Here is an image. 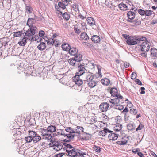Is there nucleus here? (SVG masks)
Returning <instances> with one entry per match:
<instances>
[{"label": "nucleus", "instance_id": "nucleus-24", "mask_svg": "<svg viewBox=\"0 0 157 157\" xmlns=\"http://www.w3.org/2000/svg\"><path fill=\"white\" fill-rule=\"evenodd\" d=\"M80 38L83 40H87L89 39L87 33L85 32L82 33L80 35Z\"/></svg>", "mask_w": 157, "mask_h": 157}, {"label": "nucleus", "instance_id": "nucleus-50", "mask_svg": "<svg viewBox=\"0 0 157 157\" xmlns=\"http://www.w3.org/2000/svg\"><path fill=\"white\" fill-rule=\"evenodd\" d=\"M76 128H77L78 129V133L80 132H83L84 128L82 127L77 126Z\"/></svg>", "mask_w": 157, "mask_h": 157}, {"label": "nucleus", "instance_id": "nucleus-47", "mask_svg": "<svg viewBox=\"0 0 157 157\" xmlns=\"http://www.w3.org/2000/svg\"><path fill=\"white\" fill-rule=\"evenodd\" d=\"M34 20L33 18H29L27 21L28 22V23H29V24H30L31 25H33V24L34 23L33 21Z\"/></svg>", "mask_w": 157, "mask_h": 157}, {"label": "nucleus", "instance_id": "nucleus-1", "mask_svg": "<svg viewBox=\"0 0 157 157\" xmlns=\"http://www.w3.org/2000/svg\"><path fill=\"white\" fill-rule=\"evenodd\" d=\"M63 144L64 146L63 149L66 150V155L68 156L71 157H83V155L86 154L85 152H82L76 147H73L69 144L63 143Z\"/></svg>", "mask_w": 157, "mask_h": 157}, {"label": "nucleus", "instance_id": "nucleus-9", "mask_svg": "<svg viewBox=\"0 0 157 157\" xmlns=\"http://www.w3.org/2000/svg\"><path fill=\"white\" fill-rule=\"evenodd\" d=\"M109 106V104L107 102H102L99 106V108L102 112H105L108 110Z\"/></svg>", "mask_w": 157, "mask_h": 157}, {"label": "nucleus", "instance_id": "nucleus-43", "mask_svg": "<svg viewBox=\"0 0 157 157\" xmlns=\"http://www.w3.org/2000/svg\"><path fill=\"white\" fill-rule=\"evenodd\" d=\"M73 133H69V134H66L65 136L67 137L69 139H73L75 136V134H73Z\"/></svg>", "mask_w": 157, "mask_h": 157}, {"label": "nucleus", "instance_id": "nucleus-38", "mask_svg": "<svg viewBox=\"0 0 157 157\" xmlns=\"http://www.w3.org/2000/svg\"><path fill=\"white\" fill-rule=\"evenodd\" d=\"M65 131L69 132V133H74L75 132L74 131V129L71 127L67 128L65 130Z\"/></svg>", "mask_w": 157, "mask_h": 157}, {"label": "nucleus", "instance_id": "nucleus-60", "mask_svg": "<svg viewBox=\"0 0 157 157\" xmlns=\"http://www.w3.org/2000/svg\"><path fill=\"white\" fill-rule=\"evenodd\" d=\"M59 131H60L61 132L60 135L61 136H63L65 137L66 135V134L65 133V131H64L62 129H59Z\"/></svg>", "mask_w": 157, "mask_h": 157}, {"label": "nucleus", "instance_id": "nucleus-29", "mask_svg": "<svg viewBox=\"0 0 157 157\" xmlns=\"http://www.w3.org/2000/svg\"><path fill=\"white\" fill-rule=\"evenodd\" d=\"M87 84L90 88H93L96 86L97 83L95 80H93L87 83Z\"/></svg>", "mask_w": 157, "mask_h": 157}, {"label": "nucleus", "instance_id": "nucleus-48", "mask_svg": "<svg viewBox=\"0 0 157 157\" xmlns=\"http://www.w3.org/2000/svg\"><path fill=\"white\" fill-rule=\"evenodd\" d=\"M118 144V141H116V143H113V147L114 150H115L116 152V151H117L118 150H117V145Z\"/></svg>", "mask_w": 157, "mask_h": 157}, {"label": "nucleus", "instance_id": "nucleus-15", "mask_svg": "<svg viewBox=\"0 0 157 157\" xmlns=\"http://www.w3.org/2000/svg\"><path fill=\"white\" fill-rule=\"evenodd\" d=\"M113 132L111 131L108 128H105L104 130L100 131L99 132V135L102 136H105L107 133L112 132Z\"/></svg>", "mask_w": 157, "mask_h": 157}, {"label": "nucleus", "instance_id": "nucleus-32", "mask_svg": "<svg viewBox=\"0 0 157 157\" xmlns=\"http://www.w3.org/2000/svg\"><path fill=\"white\" fill-rule=\"evenodd\" d=\"M151 54L153 55L155 57L157 56V49L155 48H151Z\"/></svg>", "mask_w": 157, "mask_h": 157}, {"label": "nucleus", "instance_id": "nucleus-21", "mask_svg": "<svg viewBox=\"0 0 157 157\" xmlns=\"http://www.w3.org/2000/svg\"><path fill=\"white\" fill-rule=\"evenodd\" d=\"M37 48L40 51L44 50L46 48L45 43L44 42H40V44L37 46Z\"/></svg>", "mask_w": 157, "mask_h": 157}, {"label": "nucleus", "instance_id": "nucleus-8", "mask_svg": "<svg viewBox=\"0 0 157 157\" xmlns=\"http://www.w3.org/2000/svg\"><path fill=\"white\" fill-rule=\"evenodd\" d=\"M127 44L129 45H133L138 44L137 38L130 36V38L126 41Z\"/></svg>", "mask_w": 157, "mask_h": 157}, {"label": "nucleus", "instance_id": "nucleus-5", "mask_svg": "<svg viewBox=\"0 0 157 157\" xmlns=\"http://www.w3.org/2000/svg\"><path fill=\"white\" fill-rule=\"evenodd\" d=\"M82 58V56L81 54H77L74 57L68 59V62L71 65L74 66L75 64L77 65L78 63H81Z\"/></svg>", "mask_w": 157, "mask_h": 157}, {"label": "nucleus", "instance_id": "nucleus-49", "mask_svg": "<svg viewBox=\"0 0 157 157\" xmlns=\"http://www.w3.org/2000/svg\"><path fill=\"white\" fill-rule=\"evenodd\" d=\"M130 113L132 114H133L134 115L136 114L137 113L136 111V109H131L130 110Z\"/></svg>", "mask_w": 157, "mask_h": 157}, {"label": "nucleus", "instance_id": "nucleus-37", "mask_svg": "<svg viewBox=\"0 0 157 157\" xmlns=\"http://www.w3.org/2000/svg\"><path fill=\"white\" fill-rule=\"evenodd\" d=\"M93 149L94 151L98 153L100 152L101 150V148L99 146L96 145L94 146V147H93Z\"/></svg>", "mask_w": 157, "mask_h": 157}, {"label": "nucleus", "instance_id": "nucleus-30", "mask_svg": "<svg viewBox=\"0 0 157 157\" xmlns=\"http://www.w3.org/2000/svg\"><path fill=\"white\" fill-rule=\"evenodd\" d=\"M59 143L55 141H52L51 143L49 144V145L50 146H51V145H52L51 146H52L54 147V149L56 150V148H57Z\"/></svg>", "mask_w": 157, "mask_h": 157}, {"label": "nucleus", "instance_id": "nucleus-33", "mask_svg": "<svg viewBox=\"0 0 157 157\" xmlns=\"http://www.w3.org/2000/svg\"><path fill=\"white\" fill-rule=\"evenodd\" d=\"M29 135L31 137L33 138L36 135H37V133L36 132L33 130H29L28 131Z\"/></svg>", "mask_w": 157, "mask_h": 157}, {"label": "nucleus", "instance_id": "nucleus-52", "mask_svg": "<svg viewBox=\"0 0 157 157\" xmlns=\"http://www.w3.org/2000/svg\"><path fill=\"white\" fill-rule=\"evenodd\" d=\"M65 154V153H63V152L60 153H59V154L56 155H55V156L54 157H62Z\"/></svg>", "mask_w": 157, "mask_h": 157}, {"label": "nucleus", "instance_id": "nucleus-28", "mask_svg": "<svg viewBox=\"0 0 157 157\" xmlns=\"http://www.w3.org/2000/svg\"><path fill=\"white\" fill-rule=\"evenodd\" d=\"M46 38L48 39V40H47V44H48L54 45L56 47L55 44H54L55 40L53 38H50L48 39V37H46Z\"/></svg>", "mask_w": 157, "mask_h": 157}, {"label": "nucleus", "instance_id": "nucleus-57", "mask_svg": "<svg viewBox=\"0 0 157 157\" xmlns=\"http://www.w3.org/2000/svg\"><path fill=\"white\" fill-rule=\"evenodd\" d=\"M74 31L77 34H79L81 32L80 29L74 27Z\"/></svg>", "mask_w": 157, "mask_h": 157}, {"label": "nucleus", "instance_id": "nucleus-55", "mask_svg": "<svg viewBox=\"0 0 157 157\" xmlns=\"http://www.w3.org/2000/svg\"><path fill=\"white\" fill-rule=\"evenodd\" d=\"M135 82L140 85H142V83L141 81L138 79L137 78L135 80Z\"/></svg>", "mask_w": 157, "mask_h": 157}, {"label": "nucleus", "instance_id": "nucleus-53", "mask_svg": "<svg viewBox=\"0 0 157 157\" xmlns=\"http://www.w3.org/2000/svg\"><path fill=\"white\" fill-rule=\"evenodd\" d=\"M136 73L133 72L131 74V78L132 79H135L136 78Z\"/></svg>", "mask_w": 157, "mask_h": 157}, {"label": "nucleus", "instance_id": "nucleus-59", "mask_svg": "<svg viewBox=\"0 0 157 157\" xmlns=\"http://www.w3.org/2000/svg\"><path fill=\"white\" fill-rule=\"evenodd\" d=\"M60 8H61L60 7H59V6H57L56 5H55V9L58 12H61L60 11V10H61Z\"/></svg>", "mask_w": 157, "mask_h": 157}, {"label": "nucleus", "instance_id": "nucleus-16", "mask_svg": "<svg viewBox=\"0 0 157 157\" xmlns=\"http://www.w3.org/2000/svg\"><path fill=\"white\" fill-rule=\"evenodd\" d=\"M108 135L109 139L112 140H115L118 138V134L114 133H112Z\"/></svg>", "mask_w": 157, "mask_h": 157}, {"label": "nucleus", "instance_id": "nucleus-39", "mask_svg": "<svg viewBox=\"0 0 157 157\" xmlns=\"http://www.w3.org/2000/svg\"><path fill=\"white\" fill-rule=\"evenodd\" d=\"M124 136H126V135L124 132V131L121 130V129H118V138H121Z\"/></svg>", "mask_w": 157, "mask_h": 157}, {"label": "nucleus", "instance_id": "nucleus-25", "mask_svg": "<svg viewBox=\"0 0 157 157\" xmlns=\"http://www.w3.org/2000/svg\"><path fill=\"white\" fill-rule=\"evenodd\" d=\"M63 2V0H61V2H59L58 5L63 10H64L66 8L65 6H67V5L66 3V2Z\"/></svg>", "mask_w": 157, "mask_h": 157}, {"label": "nucleus", "instance_id": "nucleus-46", "mask_svg": "<svg viewBox=\"0 0 157 157\" xmlns=\"http://www.w3.org/2000/svg\"><path fill=\"white\" fill-rule=\"evenodd\" d=\"M45 34V32L44 31L41 30L39 31L38 35L41 38L44 37Z\"/></svg>", "mask_w": 157, "mask_h": 157}, {"label": "nucleus", "instance_id": "nucleus-34", "mask_svg": "<svg viewBox=\"0 0 157 157\" xmlns=\"http://www.w3.org/2000/svg\"><path fill=\"white\" fill-rule=\"evenodd\" d=\"M127 6L126 4H118V8L121 10H126Z\"/></svg>", "mask_w": 157, "mask_h": 157}, {"label": "nucleus", "instance_id": "nucleus-44", "mask_svg": "<svg viewBox=\"0 0 157 157\" xmlns=\"http://www.w3.org/2000/svg\"><path fill=\"white\" fill-rule=\"evenodd\" d=\"M25 140L27 143H30L33 140V138L29 135L27 137H25Z\"/></svg>", "mask_w": 157, "mask_h": 157}, {"label": "nucleus", "instance_id": "nucleus-40", "mask_svg": "<svg viewBox=\"0 0 157 157\" xmlns=\"http://www.w3.org/2000/svg\"><path fill=\"white\" fill-rule=\"evenodd\" d=\"M20 129L19 128H14L13 129V132L15 134L20 135L21 132L20 131Z\"/></svg>", "mask_w": 157, "mask_h": 157}, {"label": "nucleus", "instance_id": "nucleus-6", "mask_svg": "<svg viewBox=\"0 0 157 157\" xmlns=\"http://www.w3.org/2000/svg\"><path fill=\"white\" fill-rule=\"evenodd\" d=\"M78 66L77 71L76 73V75H79L81 76L82 75L84 74L86 75V73L87 72V70L85 68L84 63H78L77 64Z\"/></svg>", "mask_w": 157, "mask_h": 157}, {"label": "nucleus", "instance_id": "nucleus-17", "mask_svg": "<svg viewBox=\"0 0 157 157\" xmlns=\"http://www.w3.org/2000/svg\"><path fill=\"white\" fill-rule=\"evenodd\" d=\"M92 41L95 43H97L99 42L100 41V37L96 35H93L91 38Z\"/></svg>", "mask_w": 157, "mask_h": 157}, {"label": "nucleus", "instance_id": "nucleus-26", "mask_svg": "<svg viewBox=\"0 0 157 157\" xmlns=\"http://www.w3.org/2000/svg\"><path fill=\"white\" fill-rule=\"evenodd\" d=\"M37 135H36L33 138V141L34 143H36L39 141L41 139V137L38 134Z\"/></svg>", "mask_w": 157, "mask_h": 157}, {"label": "nucleus", "instance_id": "nucleus-27", "mask_svg": "<svg viewBox=\"0 0 157 157\" xmlns=\"http://www.w3.org/2000/svg\"><path fill=\"white\" fill-rule=\"evenodd\" d=\"M101 82L102 84L106 86L108 85L110 83L109 80L107 78L102 79Z\"/></svg>", "mask_w": 157, "mask_h": 157}, {"label": "nucleus", "instance_id": "nucleus-7", "mask_svg": "<svg viewBox=\"0 0 157 157\" xmlns=\"http://www.w3.org/2000/svg\"><path fill=\"white\" fill-rule=\"evenodd\" d=\"M72 80L75 82V84L80 86L82 85V87H83V80L81 78V76L75 75L72 78Z\"/></svg>", "mask_w": 157, "mask_h": 157}, {"label": "nucleus", "instance_id": "nucleus-64", "mask_svg": "<svg viewBox=\"0 0 157 157\" xmlns=\"http://www.w3.org/2000/svg\"><path fill=\"white\" fill-rule=\"evenodd\" d=\"M124 108V105H120V104H118V110H122Z\"/></svg>", "mask_w": 157, "mask_h": 157}, {"label": "nucleus", "instance_id": "nucleus-45", "mask_svg": "<svg viewBox=\"0 0 157 157\" xmlns=\"http://www.w3.org/2000/svg\"><path fill=\"white\" fill-rule=\"evenodd\" d=\"M146 39H147L145 37H141L138 38H137V41L138 42V44H139V43H140V41H144V40H146Z\"/></svg>", "mask_w": 157, "mask_h": 157}, {"label": "nucleus", "instance_id": "nucleus-19", "mask_svg": "<svg viewBox=\"0 0 157 157\" xmlns=\"http://www.w3.org/2000/svg\"><path fill=\"white\" fill-rule=\"evenodd\" d=\"M54 137V134H52L50 133H48L44 136L45 139L48 140H50L51 142L52 141V138H53Z\"/></svg>", "mask_w": 157, "mask_h": 157}, {"label": "nucleus", "instance_id": "nucleus-12", "mask_svg": "<svg viewBox=\"0 0 157 157\" xmlns=\"http://www.w3.org/2000/svg\"><path fill=\"white\" fill-rule=\"evenodd\" d=\"M92 73H91L89 72H86V82H90L91 81H93L94 78V75H92Z\"/></svg>", "mask_w": 157, "mask_h": 157}, {"label": "nucleus", "instance_id": "nucleus-61", "mask_svg": "<svg viewBox=\"0 0 157 157\" xmlns=\"http://www.w3.org/2000/svg\"><path fill=\"white\" fill-rule=\"evenodd\" d=\"M128 111V108L126 107L122 111H121V112H122L124 114H125Z\"/></svg>", "mask_w": 157, "mask_h": 157}, {"label": "nucleus", "instance_id": "nucleus-36", "mask_svg": "<svg viewBox=\"0 0 157 157\" xmlns=\"http://www.w3.org/2000/svg\"><path fill=\"white\" fill-rule=\"evenodd\" d=\"M145 13V15L147 16H150L152 14H154V13L153 11L149 10H146Z\"/></svg>", "mask_w": 157, "mask_h": 157}, {"label": "nucleus", "instance_id": "nucleus-2", "mask_svg": "<svg viewBox=\"0 0 157 157\" xmlns=\"http://www.w3.org/2000/svg\"><path fill=\"white\" fill-rule=\"evenodd\" d=\"M28 30L25 33V36H27V39L32 41H37V43L41 42L42 40V38L40 37L37 35H34L37 31V28L36 26H34Z\"/></svg>", "mask_w": 157, "mask_h": 157}, {"label": "nucleus", "instance_id": "nucleus-14", "mask_svg": "<svg viewBox=\"0 0 157 157\" xmlns=\"http://www.w3.org/2000/svg\"><path fill=\"white\" fill-rule=\"evenodd\" d=\"M68 52V53L71 55L73 56H76L77 54H81L77 53L78 50L75 48H71Z\"/></svg>", "mask_w": 157, "mask_h": 157}, {"label": "nucleus", "instance_id": "nucleus-35", "mask_svg": "<svg viewBox=\"0 0 157 157\" xmlns=\"http://www.w3.org/2000/svg\"><path fill=\"white\" fill-rule=\"evenodd\" d=\"M40 132L42 133L41 135L43 136H44L48 133H49L47 128H46V129L41 128L40 129Z\"/></svg>", "mask_w": 157, "mask_h": 157}, {"label": "nucleus", "instance_id": "nucleus-42", "mask_svg": "<svg viewBox=\"0 0 157 157\" xmlns=\"http://www.w3.org/2000/svg\"><path fill=\"white\" fill-rule=\"evenodd\" d=\"M138 13L141 16H144L145 15V10L141 9H139L138 10Z\"/></svg>", "mask_w": 157, "mask_h": 157}, {"label": "nucleus", "instance_id": "nucleus-4", "mask_svg": "<svg viewBox=\"0 0 157 157\" xmlns=\"http://www.w3.org/2000/svg\"><path fill=\"white\" fill-rule=\"evenodd\" d=\"M140 49L143 52L140 53V55L143 57H146L147 56V52L150 49L149 43L147 41H145L142 42L140 45Z\"/></svg>", "mask_w": 157, "mask_h": 157}, {"label": "nucleus", "instance_id": "nucleus-13", "mask_svg": "<svg viewBox=\"0 0 157 157\" xmlns=\"http://www.w3.org/2000/svg\"><path fill=\"white\" fill-rule=\"evenodd\" d=\"M58 14L59 15H61L66 21H68L70 18V14L69 12H65L63 14L62 12H59Z\"/></svg>", "mask_w": 157, "mask_h": 157}, {"label": "nucleus", "instance_id": "nucleus-3", "mask_svg": "<svg viewBox=\"0 0 157 157\" xmlns=\"http://www.w3.org/2000/svg\"><path fill=\"white\" fill-rule=\"evenodd\" d=\"M108 91H110V94L112 96L118 98V90L116 88L113 87L111 89L108 88ZM118 98H116L114 99H111L110 100V102L112 103L111 105V107L115 109H118L117 107L118 106V103L117 101Z\"/></svg>", "mask_w": 157, "mask_h": 157}, {"label": "nucleus", "instance_id": "nucleus-22", "mask_svg": "<svg viewBox=\"0 0 157 157\" xmlns=\"http://www.w3.org/2000/svg\"><path fill=\"white\" fill-rule=\"evenodd\" d=\"M25 35L24 36V37H23L22 40L20 41H19L18 42V44L20 46H24L26 43H27V36H25Z\"/></svg>", "mask_w": 157, "mask_h": 157}, {"label": "nucleus", "instance_id": "nucleus-58", "mask_svg": "<svg viewBox=\"0 0 157 157\" xmlns=\"http://www.w3.org/2000/svg\"><path fill=\"white\" fill-rule=\"evenodd\" d=\"M145 90V88L144 87H142L140 88L141 92L140 93L141 94H144L145 93V91L144 90Z\"/></svg>", "mask_w": 157, "mask_h": 157}, {"label": "nucleus", "instance_id": "nucleus-20", "mask_svg": "<svg viewBox=\"0 0 157 157\" xmlns=\"http://www.w3.org/2000/svg\"><path fill=\"white\" fill-rule=\"evenodd\" d=\"M86 21L87 23L90 25H94L95 23L94 20L91 17H88L86 20Z\"/></svg>", "mask_w": 157, "mask_h": 157}, {"label": "nucleus", "instance_id": "nucleus-18", "mask_svg": "<svg viewBox=\"0 0 157 157\" xmlns=\"http://www.w3.org/2000/svg\"><path fill=\"white\" fill-rule=\"evenodd\" d=\"M47 129L49 133H51L55 132L56 130V126L53 125L49 126Z\"/></svg>", "mask_w": 157, "mask_h": 157}, {"label": "nucleus", "instance_id": "nucleus-41", "mask_svg": "<svg viewBox=\"0 0 157 157\" xmlns=\"http://www.w3.org/2000/svg\"><path fill=\"white\" fill-rule=\"evenodd\" d=\"M63 142L61 143H59V144L58 145V146L57 147V148H56V150L57 151L60 150L62 149L63 148Z\"/></svg>", "mask_w": 157, "mask_h": 157}, {"label": "nucleus", "instance_id": "nucleus-11", "mask_svg": "<svg viewBox=\"0 0 157 157\" xmlns=\"http://www.w3.org/2000/svg\"><path fill=\"white\" fill-rule=\"evenodd\" d=\"M120 140L118 141V145H125L127 144L128 142V137L126 136L121 137V138H118V140Z\"/></svg>", "mask_w": 157, "mask_h": 157}, {"label": "nucleus", "instance_id": "nucleus-56", "mask_svg": "<svg viewBox=\"0 0 157 157\" xmlns=\"http://www.w3.org/2000/svg\"><path fill=\"white\" fill-rule=\"evenodd\" d=\"M122 36L124 38L127 40H128V39H129L131 36L125 34H123Z\"/></svg>", "mask_w": 157, "mask_h": 157}, {"label": "nucleus", "instance_id": "nucleus-54", "mask_svg": "<svg viewBox=\"0 0 157 157\" xmlns=\"http://www.w3.org/2000/svg\"><path fill=\"white\" fill-rule=\"evenodd\" d=\"M144 127V126L143 124H140L139 125L138 127L136 128V131H137L138 130H140L142 129Z\"/></svg>", "mask_w": 157, "mask_h": 157}, {"label": "nucleus", "instance_id": "nucleus-51", "mask_svg": "<svg viewBox=\"0 0 157 157\" xmlns=\"http://www.w3.org/2000/svg\"><path fill=\"white\" fill-rule=\"evenodd\" d=\"M127 129L128 130L131 131L133 129V126L131 124H128L127 125Z\"/></svg>", "mask_w": 157, "mask_h": 157}, {"label": "nucleus", "instance_id": "nucleus-63", "mask_svg": "<svg viewBox=\"0 0 157 157\" xmlns=\"http://www.w3.org/2000/svg\"><path fill=\"white\" fill-rule=\"evenodd\" d=\"M16 32L17 33V35L18 37H19L21 36L22 34H23L22 31H18L17 32Z\"/></svg>", "mask_w": 157, "mask_h": 157}, {"label": "nucleus", "instance_id": "nucleus-62", "mask_svg": "<svg viewBox=\"0 0 157 157\" xmlns=\"http://www.w3.org/2000/svg\"><path fill=\"white\" fill-rule=\"evenodd\" d=\"M33 18V19L34 20H36L37 21H40V19L39 17H38L36 15H34V18Z\"/></svg>", "mask_w": 157, "mask_h": 157}, {"label": "nucleus", "instance_id": "nucleus-31", "mask_svg": "<svg viewBox=\"0 0 157 157\" xmlns=\"http://www.w3.org/2000/svg\"><path fill=\"white\" fill-rule=\"evenodd\" d=\"M25 10L26 11L27 13H32L33 11L32 8L29 6H27V4L25 3Z\"/></svg>", "mask_w": 157, "mask_h": 157}, {"label": "nucleus", "instance_id": "nucleus-23", "mask_svg": "<svg viewBox=\"0 0 157 157\" xmlns=\"http://www.w3.org/2000/svg\"><path fill=\"white\" fill-rule=\"evenodd\" d=\"M62 48L63 50L67 51H69L71 47L68 44L66 43L62 45Z\"/></svg>", "mask_w": 157, "mask_h": 157}, {"label": "nucleus", "instance_id": "nucleus-10", "mask_svg": "<svg viewBox=\"0 0 157 157\" xmlns=\"http://www.w3.org/2000/svg\"><path fill=\"white\" fill-rule=\"evenodd\" d=\"M127 16L128 20L127 21L128 22L132 23L134 22L132 20L135 18V15L134 13L131 10L128 11L127 13Z\"/></svg>", "mask_w": 157, "mask_h": 157}]
</instances>
